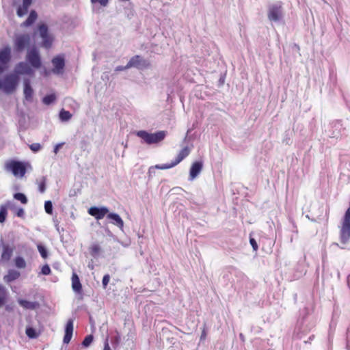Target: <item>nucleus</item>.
Listing matches in <instances>:
<instances>
[{
    "label": "nucleus",
    "instance_id": "bb28decb",
    "mask_svg": "<svg viewBox=\"0 0 350 350\" xmlns=\"http://www.w3.org/2000/svg\"><path fill=\"white\" fill-rule=\"evenodd\" d=\"M59 117L62 122H66L68 121L72 118V114L70 111L62 109L59 111Z\"/></svg>",
    "mask_w": 350,
    "mask_h": 350
},
{
    "label": "nucleus",
    "instance_id": "c03bdc74",
    "mask_svg": "<svg viewBox=\"0 0 350 350\" xmlns=\"http://www.w3.org/2000/svg\"><path fill=\"white\" fill-rule=\"evenodd\" d=\"M15 214L17 217L23 218L25 215V211L23 208H18L16 210Z\"/></svg>",
    "mask_w": 350,
    "mask_h": 350
},
{
    "label": "nucleus",
    "instance_id": "052dcab7",
    "mask_svg": "<svg viewBox=\"0 0 350 350\" xmlns=\"http://www.w3.org/2000/svg\"><path fill=\"white\" fill-rule=\"evenodd\" d=\"M239 336H240L241 338H243V334H240Z\"/></svg>",
    "mask_w": 350,
    "mask_h": 350
},
{
    "label": "nucleus",
    "instance_id": "0eeeda50",
    "mask_svg": "<svg viewBox=\"0 0 350 350\" xmlns=\"http://www.w3.org/2000/svg\"><path fill=\"white\" fill-rule=\"evenodd\" d=\"M150 67V60L139 55L133 56L127 63V68H135L139 70L149 69Z\"/></svg>",
    "mask_w": 350,
    "mask_h": 350
},
{
    "label": "nucleus",
    "instance_id": "5fc2aeb1",
    "mask_svg": "<svg viewBox=\"0 0 350 350\" xmlns=\"http://www.w3.org/2000/svg\"><path fill=\"white\" fill-rule=\"evenodd\" d=\"M206 336L205 331H203L201 335V339L204 338Z\"/></svg>",
    "mask_w": 350,
    "mask_h": 350
},
{
    "label": "nucleus",
    "instance_id": "680f3d73",
    "mask_svg": "<svg viewBox=\"0 0 350 350\" xmlns=\"http://www.w3.org/2000/svg\"><path fill=\"white\" fill-rule=\"evenodd\" d=\"M313 338H314V336L312 335V336H310L309 339L312 340Z\"/></svg>",
    "mask_w": 350,
    "mask_h": 350
},
{
    "label": "nucleus",
    "instance_id": "ddd939ff",
    "mask_svg": "<svg viewBox=\"0 0 350 350\" xmlns=\"http://www.w3.org/2000/svg\"><path fill=\"white\" fill-rule=\"evenodd\" d=\"M88 213L94 217L97 220L102 219L109 213V208L106 206H92L88 211Z\"/></svg>",
    "mask_w": 350,
    "mask_h": 350
},
{
    "label": "nucleus",
    "instance_id": "49530a36",
    "mask_svg": "<svg viewBox=\"0 0 350 350\" xmlns=\"http://www.w3.org/2000/svg\"><path fill=\"white\" fill-rule=\"evenodd\" d=\"M130 68H127V64L124 66H118L116 67L115 68V71L116 72H120V71H123V70H127V69H129Z\"/></svg>",
    "mask_w": 350,
    "mask_h": 350
},
{
    "label": "nucleus",
    "instance_id": "f3484780",
    "mask_svg": "<svg viewBox=\"0 0 350 350\" xmlns=\"http://www.w3.org/2000/svg\"><path fill=\"white\" fill-rule=\"evenodd\" d=\"M23 93L26 100L31 102L33 99V90L31 85V81L29 79L25 78L23 79Z\"/></svg>",
    "mask_w": 350,
    "mask_h": 350
},
{
    "label": "nucleus",
    "instance_id": "a211bd4d",
    "mask_svg": "<svg viewBox=\"0 0 350 350\" xmlns=\"http://www.w3.org/2000/svg\"><path fill=\"white\" fill-rule=\"evenodd\" d=\"M107 217L111 220L113 224L117 226L120 229L123 228L124 221L118 213H108Z\"/></svg>",
    "mask_w": 350,
    "mask_h": 350
},
{
    "label": "nucleus",
    "instance_id": "2eb2a0df",
    "mask_svg": "<svg viewBox=\"0 0 350 350\" xmlns=\"http://www.w3.org/2000/svg\"><path fill=\"white\" fill-rule=\"evenodd\" d=\"M72 291L77 295L81 296V299L83 298V288L81 283L79 275L73 272L72 274Z\"/></svg>",
    "mask_w": 350,
    "mask_h": 350
},
{
    "label": "nucleus",
    "instance_id": "7c9ffc66",
    "mask_svg": "<svg viewBox=\"0 0 350 350\" xmlns=\"http://www.w3.org/2000/svg\"><path fill=\"white\" fill-rule=\"evenodd\" d=\"M176 165H178L177 162H176L175 161H173L170 163L157 165H155V167L157 169H159V170H167V169H170V168H172V167L176 166Z\"/></svg>",
    "mask_w": 350,
    "mask_h": 350
},
{
    "label": "nucleus",
    "instance_id": "6ab92c4d",
    "mask_svg": "<svg viewBox=\"0 0 350 350\" xmlns=\"http://www.w3.org/2000/svg\"><path fill=\"white\" fill-rule=\"evenodd\" d=\"M18 303L21 307L27 310H35L39 307V303L38 301H30L26 299H18Z\"/></svg>",
    "mask_w": 350,
    "mask_h": 350
},
{
    "label": "nucleus",
    "instance_id": "4be33fe9",
    "mask_svg": "<svg viewBox=\"0 0 350 350\" xmlns=\"http://www.w3.org/2000/svg\"><path fill=\"white\" fill-rule=\"evenodd\" d=\"M12 205V202L8 201L7 204H2L0 206V223L5 222L8 215V206Z\"/></svg>",
    "mask_w": 350,
    "mask_h": 350
},
{
    "label": "nucleus",
    "instance_id": "3c124183",
    "mask_svg": "<svg viewBox=\"0 0 350 350\" xmlns=\"http://www.w3.org/2000/svg\"><path fill=\"white\" fill-rule=\"evenodd\" d=\"M103 350H111V348L109 347V342H108V338L105 339V341L104 342V348Z\"/></svg>",
    "mask_w": 350,
    "mask_h": 350
},
{
    "label": "nucleus",
    "instance_id": "de8ad7c7",
    "mask_svg": "<svg viewBox=\"0 0 350 350\" xmlns=\"http://www.w3.org/2000/svg\"><path fill=\"white\" fill-rule=\"evenodd\" d=\"M63 145H64V143H59V144H56L53 148V152L55 154H57Z\"/></svg>",
    "mask_w": 350,
    "mask_h": 350
},
{
    "label": "nucleus",
    "instance_id": "72a5a7b5",
    "mask_svg": "<svg viewBox=\"0 0 350 350\" xmlns=\"http://www.w3.org/2000/svg\"><path fill=\"white\" fill-rule=\"evenodd\" d=\"M28 10L27 7L19 5L16 10V14L18 17H23L28 12Z\"/></svg>",
    "mask_w": 350,
    "mask_h": 350
},
{
    "label": "nucleus",
    "instance_id": "6e6d98bb",
    "mask_svg": "<svg viewBox=\"0 0 350 350\" xmlns=\"http://www.w3.org/2000/svg\"><path fill=\"white\" fill-rule=\"evenodd\" d=\"M219 83H220L221 84H223V83H224V79H223V78H220V79H219Z\"/></svg>",
    "mask_w": 350,
    "mask_h": 350
},
{
    "label": "nucleus",
    "instance_id": "dca6fc26",
    "mask_svg": "<svg viewBox=\"0 0 350 350\" xmlns=\"http://www.w3.org/2000/svg\"><path fill=\"white\" fill-rule=\"evenodd\" d=\"M73 319H70L68 320L65 329H64V336L63 338V342L64 344H68L71 340L73 334Z\"/></svg>",
    "mask_w": 350,
    "mask_h": 350
},
{
    "label": "nucleus",
    "instance_id": "4c0bfd02",
    "mask_svg": "<svg viewBox=\"0 0 350 350\" xmlns=\"http://www.w3.org/2000/svg\"><path fill=\"white\" fill-rule=\"evenodd\" d=\"M227 270H228V273H229L230 274H236V275H243V273L239 271L237 268L234 267H229L227 268Z\"/></svg>",
    "mask_w": 350,
    "mask_h": 350
},
{
    "label": "nucleus",
    "instance_id": "aec40b11",
    "mask_svg": "<svg viewBox=\"0 0 350 350\" xmlns=\"http://www.w3.org/2000/svg\"><path fill=\"white\" fill-rule=\"evenodd\" d=\"M21 275V273L18 271L14 269H10L8 271V274L3 276V281L9 284L16 280H17Z\"/></svg>",
    "mask_w": 350,
    "mask_h": 350
},
{
    "label": "nucleus",
    "instance_id": "f03ea898",
    "mask_svg": "<svg viewBox=\"0 0 350 350\" xmlns=\"http://www.w3.org/2000/svg\"><path fill=\"white\" fill-rule=\"evenodd\" d=\"M167 132L166 131H158L155 133H149L145 130L137 131L135 132V135L140 137L143 142L148 144H156L161 142L164 140Z\"/></svg>",
    "mask_w": 350,
    "mask_h": 350
},
{
    "label": "nucleus",
    "instance_id": "473e14b6",
    "mask_svg": "<svg viewBox=\"0 0 350 350\" xmlns=\"http://www.w3.org/2000/svg\"><path fill=\"white\" fill-rule=\"evenodd\" d=\"M38 250L40 256L43 258H46L48 257V250L44 245H43L42 244L38 245Z\"/></svg>",
    "mask_w": 350,
    "mask_h": 350
},
{
    "label": "nucleus",
    "instance_id": "4468645a",
    "mask_svg": "<svg viewBox=\"0 0 350 350\" xmlns=\"http://www.w3.org/2000/svg\"><path fill=\"white\" fill-rule=\"evenodd\" d=\"M203 167V163L201 161L193 162L189 170V180H193L201 172Z\"/></svg>",
    "mask_w": 350,
    "mask_h": 350
},
{
    "label": "nucleus",
    "instance_id": "9b49d317",
    "mask_svg": "<svg viewBox=\"0 0 350 350\" xmlns=\"http://www.w3.org/2000/svg\"><path fill=\"white\" fill-rule=\"evenodd\" d=\"M11 59V49L6 46L0 50V74L3 73Z\"/></svg>",
    "mask_w": 350,
    "mask_h": 350
},
{
    "label": "nucleus",
    "instance_id": "39448f33",
    "mask_svg": "<svg viewBox=\"0 0 350 350\" xmlns=\"http://www.w3.org/2000/svg\"><path fill=\"white\" fill-rule=\"evenodd\" d=\"M26 60L29 65L34 68L39 69L42 66L41 57L37 46L33 44L27 51Z\"/></svg>",
    "mask_w": 350,
    "mask_h": 350
},
{
    "label": "nucleus",
    "instance_id": "ea45409f",
    "mask_svg": "<svg viewBox=\"0 0 350 350\" xmlns=\"http://www.w3.org/2000/svg\"><path fill=\"white\" fill-rule=\"evenodd\" d=\"M29 148L34 152H38L41 149V145L39 143H33L29 145Z\"/></svg>",
    "mask_w": 350,
    "mask_h": 350
},
{
    "label": "nucleus",
    "instance_id": "0e129e2a",
    "mask_svg": "<svg viewBox=\"0 0 350 350\" xmlns=\"http://www.w3.org/2000/svg\"><path fill=\"white\" fill-rule=\"evenodd\" d=\"M333 137H336V135H335L334 133H333Z\"/></svg>",
    "mask_w": 350,
    "mask_h": 350
},
{
    "label": "nucleus",
    "instance_id": "e433bc0d",
    "mask_svg": "<svg viewBox=\"0 0 350 350\" xmlns=\"http://www.w3.org/2000/svg\"><path fill=\"white\" fill-rule=\"evenodd\" d=\"M51 271L50 267L47 264H46L42 266L40 273L44 275H49L51 273Z\"/></svg>",
    "mask_w": 350,
    "mask_h": 350
},
{
    "label": "nucleus",
    "instance_id": "412c9836",
    "mask_svg": "<svg viewBox=\"0 0 350 350\" xmlns=\"http://www.w3.org/2000/svg\"><path fill=\"white\" fill-rule=\"evenodd\" d=\"M38 17L37 12L35 10H31L27 18L21 24V27H27L32 25Z\"/></svg>",
    "mask_w": 350,
    "mask_h": 350
},
{
    "label": "nucleus",
    "instance_id": "423d86ee",
    "mask_svg": "<svg viewBox=\"0 0 350 350\" xmlns=\"http://www.w3.org/2000/svg\"><path fill=\"white\" fill-rule=\"evenodd\" d=\"M27 163L23 161L11 160L6 163V168L15 176L23 177L27 172Z\"/></svg>",
    "mask_w": 350,
    "mask_h": 350
},
{
    "label": "nucleus",
    "instance_id": "c9c22d12",
    "mask_svg": "<svg viewBox=\"0 0 350 350\" xmlns=\"http://www.w3.org/2000/svg\"><path fill=\"white\" fill-rule=\"evenodd\" d=\"M46 178L43 176L38 186V190L40 193H44L46 191Z\"/></svg>",
    "mask_w": 350,
    "mask_h": 350
},
{
    "label": "nucleus",
    "instance_id": "20e7f679",
    "mask_svg": "<svg viewBox=\"0 0 350 350\" xmlns=\"http://www.w3.org/2000/svg\"><path fill=\"white\" fill-rule=\"evenodd\" d=\"M350 239V207L345 213L342 226L340 230V241L342 244H347Z\"/></svg>",
    "mask_w": 350,
    "mask_h": 350
},
{
    "label": "nucleus",
    "instance_id": "603ef678",
    "mask_svg": "<svg viewBox=\"0 0 350 350\" xmlns=\"http://www.w3.org/2000/svg\"><path fill=\"white\" fill-rule=\"evenodd\" d=\"M104 230H105V234L107 235V236H112V232H111V230L109 229L108 227H105L104 228Z\"/></svg>",
    "mask_w": 350,
    "mask_h": 350
},
{
    "label": "nucleus",
    "instance_id": "2f4dec72",
    "mask_svg": "<svg viewBox=\"0 0 350 350\" xmlns=\"http://www.w3.org/2000/svg\"><path fill=\"white\" fill-rule=\"evenodd\" d=\"M94 340V336L92 334L87 335L83 339L81 345L83 347H88Z\"/></svg>",
    "mask_w": 350,
    "mask_h": 350
},
{
    "label": "nucleus",
    "instance_id": "f704fd0d",
    "mask_svg": "<svg viewBox=\"0 0 350 350\" xmlns=\"http://www.w3.org/2000/svg\"><path fill=\"white\" fill-rule=\"evenodd\" d=\"M44 210L47 214L51 215L53 213V203L51 200H46L44 202Z\"/></svg>",
    "mask_w": 350,
    "mask_h": 350
},
{
    "label": "nucleus",
    "instance_id": "e2e57ef3",
    "mask_svg": "<svg viewBox=\"0 0 350 350\" xmlns=\"http://www.w3.org/2000/svg\"><path fill=\"white\" fill-rule=\"evenodd\" d=\"M224 278L228 277V274H224Z\"/></svg>",
    "mask_w": 350,
    "mask_h": 350
},
{
    "label": "nucleus",
    "instance_id": "5701e85b",
    "mask_svg": "<svg viewBox=\"0 0 350 350\" xmlns=\"http://www.w3.org/2000/svg\"><path fill=\"white\" fill-rule=\"evenodd\" d=\"M190 153V149L185 146L178 152L176 159L174 160L178 164L181 162L185 157H187Z\"/></svg>",
    "mask_w": 350,
    "mask_h": 350
},
{
    "label": "nucleus",
    "instance_id": "c756f323",
    "mask_svg": "<svg viewBox=\"0 0 350 350\" xmlns=\"http://www.w3.org/2000/svg\"><path fill=\"white\" fill-rule=\"evenodd\" d=\"M14 198L16 200L20 201L22 204H26L28 202L27 196L23 193H15L14 194Z\"/></svg>",
    "mask_w": 350,
    "mask_h": 350
},
{
    "label": "nucleus",
    "instance_id": "a878e982",
    "mask_svg": "<svg viewBox=\"0 0 350 350\" xmlns=\"http://www.w3.org/2000/svg\"><path fill=\"white\" fill-rule=\"evenodd\" d=\"M9 296V292L5 287L3 291H0V308L5 305Z\"/></svg>",
    "mask_w": 350,
    "mask_h": 350
},
{
    "label": "nucleus",
    "instance_id": "864d4df0",
    "mask_svg": "<svg viewBox=\"0 0 350 350\" xmlns=\"http://www.w3.org/2000/svg\"><path fill=\"white\" fill-rule=\"evenodd\" d=\"M5 310L8 311V312H10L12 310V308L9 305H6L5 306Z\"/></svg>",
    "mask_w": 350,
    "mask_h": 350
},
{
    "label": "nucleus",
    "instance_id": "393cba45",
    "mask_svg": "<svg viewBox=\"0 0 350 350\" xmlns=\"http://www.w3.org/2000/svg\"><path fill=\"white\" fill-rule=\"evenodd\" d=\"M25 333L28 338L31 339H35L38 337L39 334L36 331V329L31 327V326H27L25 329Z\"/></svg>",
    "mask_w": 350,
    "mask_h": 350
},
{
    "label": "nucleus",
    "instance_id": "6e6552de",
    "mask_svg": "<svg viewBox=\"0 0 350 350\" xmlns=\"http://www.w3.org/2000/svg\"><path fill=\"white\" fill-rule=\"evenodd\" d=\"M283 17L281 2H277L268 7L267 18L271 22L278 23Z\"/></svg>",
    "mask_w": 350,
    "mask_h": 350
},
{
    "label": "nucleus",
    "instance_id": "a18cd8bd",
    "mask_svg": "<svg viewBox=\"0 0 350 350\" xmlns=\"http://www.w3.org/2000/svg\"><path fill=\"white\" fill-rule=\"evenodd\" d=\"M332 126L336 128V129H340L342 126L341 121L336 120L332 122Z\"/></svg>",
    "mask_w": 350,
    "mask_h": 350
},
{
    "label": "nucleus",
    "instance_id": "8fccbe9b",
    "mask_svg": "<svg viewBox=\"0 0 350 350\" xmlns=\"http://www.w3.org/2000/svg\"><path fill=\"white\" fill-rule=\"evenodd\" d=\"M31 3H32V0H23L22 5L29 8V6L31 5Z\"/></svg>",
    "mask_w": 350,
    "mask_h": 350
},
{
    "label": "nucleus",
    "instance_id": "58836bf2",
    "mask_svg": "<svg viewBox=\"0 0 350 350\" xmlns=\"http://www.w3.org/2000/svg\"><path fill=\"white\" fill-rule=\"evenodd\" d=\"M110 275L109 274H105L102 280V285L104 289H105L109 282Z\"/></svg>",
    "mask_w": 350,
    "mask_h": 350
},
{
    "label": "nucleus",
    "instance_id": "4d7b16f0",
    "mask_svg": "<svg viewBox=\"0 0 350 350\" xmlns=\"http://www.w3.org/2000/svg\"><path fill=\"white\" fill-rule=\"evenodd\" d=\"M5 288V286L2 284H0V291H3V288Z\"/></svg>",
    "mask_w": 350,
    "mask_h": 350
},
{
    "label": "nucleus",
    "instance_id": "a19ab883",
    "mask_svg": "<svg viewBox=\"0 0 350 350\" xmlns=\"http://www.w3.org/2000/svg\"><path fill=\"white\" fill-rule=\"evenodd\" d=\"M250 243L251 246L252 247V249L254 251H257L258 249V243L256 241V239L251 236L250 237Z\"/></svg>",
    "mask_w": 350,
    "mask_h": 350
},
{
    "label": "nucleus",
    "instance_id": "79ce46f5",
    "mask_svg": "<svg viewBox=\"0 0 350 350\" xmlns=\"http://www.w3.org/2000/svg\"><path fill=\"white\" fill-rule=\"evenodd\" d=\"M92 4L99 3L103 7H106L109 3V0H90Z\"/></svg>",
    "mask_w": 350,
    "mask_h": 350
},
{
    "label": "nucleus",
    "instance_id": "c85d7f7f",
    "mask_svg": "<svg viewBox=\"0 0 350 350\" xmlns=\"http://www.w3.org/2000/svg\"><path fill=\"white\" fill-rule=\"evenodd\" d=\"M56 96L55 94H49L44 96L42 98V102L46 105H49L55 102Z\"/></svg>",
    "mask_w": 350,
    "mask_h": 350
},
{
    "label": "nucleus",
    "instance_id": "cd10ccee",
    "mask_svg": "<svg viewBox=\"0 0 350 350\" xmlns=\"http://www.w3.org/2000/svg\"><path fill=\"white\" fill-rule=\"evenodd\" d=\"M15 266L18 269H24L26 267V262L22 256H16L14 259Z\"/></svg>",
    "mask_w": 350,
    "mask_h": 350
},
{
    "label": "nucleus",
    "instance_id": "7ed1b4c3",
    "mask_svg": "<svg viewBox=\"0 0 350 350\" xmlns=\"http://www.w3.org/2000/svg\"><path fill=\"white\" fill-rule=\"evenodd\" d=\"M31 37L29 33H19L14 36V51L17 53H21L25 50H28L31 48Z\"/></svg>",
    "mask_w": 350,
    "mask_h": 350
},
{
    "label": "nucleus",
    "instance_id": "f257e3e1",
    "mask_svg": "<svg viewBox=\"0 0 350 350\" xmlns=\"http://www.w3.org/2000/svg\"><path fill=\"white\" fill-rule=\"evenodd\" d=\"M20 75L33 76L34 75L33 68L27 62H19L16 65L14 73L6 75L3 80L0 79V90H2L6 94H12L18 87Z\"/></svg>",
    "mask_w": 350,
    "mask_h": 350
},
{
    "label": "nucleus",
    "instance_id": "bf43d9fd",
    "mask_svg": "<svg viewBox=\"0 0 350 350\" xmlns=\"http://www.w3.org/2000/svg\"><path fill=\"white\" fill-rule=\"evenodd\" d=\"M333 245H336V246L339 247V245H338V243H333Z\"/></svg>",
    "mask_w": 350,
    "mask_h": 350
},
{
    "label": "nucleus",
    "instance_id": "f8f14e48",
    "mask_svg": "<svg viewBox=\"0 0 350 350\" xmlns=\"http://www.w3.org/2000/svg\"><path fill=\"white\" fill-rule=\"evenodd\" d=\"M1 241L2 245V253L1 255V262H8L11 259L12 256L14 246L13 244H10L8 243H4L3 240Z\"/></svg>",
    "mask_w": 350,
    "mask_h": 350
},
{
    "label": "nucleus",
    "instance_id": "b1692460",
    "mask_svg": "<svg viewBox=\"0 0 350 350\" xmlns=\"http://www.w3.org/2000/svg\"><path fill=\"white\" fill-rule=\"evenodd\" d=\"M102 249L98 243H93L89 247L90 254L94 258H97L101 252Z\"/></svg>",
    "mask_w": 350,
    "mask_h": 350
},
{
    "label": "nucleus",
    "instance_id": "1a4fd4ad",
    "mask_svg": "<svg viewBox=\"0 0 350 350\" xmlns=\"http://www.w3.org/2000/svg\"><path fill=\"white\" fill-rule=\"evenodd\" d=\"M38 31L42 41L40 46L46 49L52 46L53 39L49 34V27L46 24H41L38 26Z\"/></svg>",
    "mask_w": 350,
    "mask_h": 350
},
{
    "label": "nucleus",
    "instance_id": "9d476101",
    "mask_svg": "<svg viewBox=\"0 0 350 350\" xmlns=\"http://www.w3.org/2000/svg\"><path fill=\"white\" fill-rule=\"evenodd\" d=\"M53 68L52 72L55 75H62L65 68V57L64 55H57L51 60Z\"/></svg>",
    "mask_w": 350,
    "mask_h": 350
},
{
    "label": "nucleus",
    "instance_id": "37998d69",
    "mask_svg": "<svg viewBox=\"0 0 350 350\" xmlns=\"http://www.w3.org/2000/svg\"><path fill=\"white\" fill-rule=\"evenodd\" d=\"M120 340H121V337H120V334L118 333H117V334L111 338V343L113 346L114 345L117 346L120 342Z\"/></svg>",
    "mask_w": 350,
    "mask_h": 350
},
{
    "label": "nucleus",
    "instance_id": "13d9d810",
    "mask_svg": "<svg viewBox=\"0 0 350 350\" xmlns=\"http://www.w3.org/2000/svg\"><path fill=\"white\" fill-rule=\"evenodd\" d=\"M289 141H290V139H284V142H285L286 144H289Z\"/></svg>",
    "mask_w": 350,
    "mask_h": 350
},
{
    "label": "nucleus",
    "instance_id": "09e8293b",
    "mask_svg": "<svg viewBox=\"0 0 350 350\" xmlns=\"http://www.w3.org/2000/svg\"><path fill=\"white\" fill-rule=\"evenodd\" d=\"M346 349L347 350H350V333H347V335Z\"/></svg>",
    "mask_w": 350,
    "mask_h": 350
}]
</instances>
